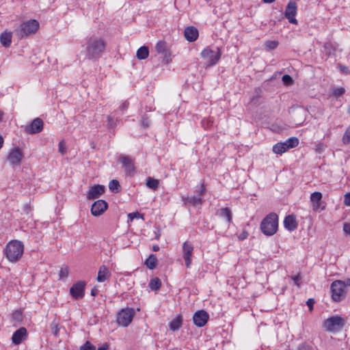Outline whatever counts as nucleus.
Returning a JSON list of instances; mask_svg holds the SVG:
<instances>
[{"label":"nucleus","mask_w":350,"mask_h":350,"mask_svg":"<svg viewBox=\"0 0 350 350\" xmlns=\"http://www.w3.org/2000/svg\"><path fill=\"white\" fill-rule=\"evenodd\" d=\"M105 49V42L102 38L92 36L85 43V56L90 59H98Z\"/></svg>","instance_id":"1"},{"label":"nucleus","mask_w":350,"mask_h":350,"mask_svg":"<svg viewBox=\"0 0 350 350\" xmlns=\"http://www.w3.org/2000/svg\"><path fill=\"white\" fill-rule=\"evenodd\" d=\"M24 252V245L18 240H12L8 243L3 250L6 258L11 262L18 261Z\"/></svg>","instance_id":"2"},{"label":"nucleus","mask_w":350,"mask_h":350,"mask_svg":"<svg viewBox=\"0 0 350 350\" xmlns=\"http://www.w3.org/2000/svg\"><path fill=\"white\" fill-rule=\"evenodd\" d=\"M348 287H350V278L334 281L330 287L332 300L335 302L342 301L346 297Z\"/></svg>","instance_id":"3"},{"label":"nucleus","mask_w":350,"mask_h":350,"mask_svg":"<svg viewBox=\"0 0 350 350\" xmlns=\"http://www.w3.org/2000/svg\"><path fill=\"white\" fill-rule=\"evenodd\" d=\"M278 216L275 213L268 214L261 221L260 229L267 236L273 235L278 230Z\"/></svg>","instance_id":"4"},{"label":"nucleus","mask_w":350,"mask_h":350,"mask_svg":"<svg viewBox=\"0 0 350 350\" xmlns=\"http://www.w3.org/2000/svg\"><path fill=\"white\" fill-rule=\"evenodd\" d=\"M345 320L340 316H332L323 323V326L327 332H338L345 325Z\"/></svg>","instance_id":"5"},{"label":"nucleus","mask_w":350,"mask_h":350,"mask_svg":"<svg viewBox=\"0 0 350 350\" xmlns=\"http://www.w3.org/2000/svg\"><path fill=\"white\" fill-rule=\"evenodd\" d=\"M39 28V23L36 20H30L23 23L15 29V33L18 38H23L34 33Z\"/></svg>","instance_id":"6"},{"label":"nucleus","mask_w":350,"mask_h":350,"mask_svg":"<svg viewBox=\"0 0 350 350\" xmlns=\"http://www.w3.org/2000/svg\"><path fill=\"white\" fill-rule=\"evenodd\" d=\"M221 55V50L216 47V50H213L210 47L205 48L201 53V56L206 61L207 66H212L216 64Z\"/></svg>","instance_id":"7"},{"label":"nucleus","mask_w":350,"mask_h":350,"mask_svg":"<svg viewBox=\"0 0 350 350\" xmlns=\"http://www.w3.org/2000/svg\"><path fill=\"white\" fill-rule=\"evenodd\" d=\"M134 315L133 308L122 309L117 314V323L122 327H127L131 323Z\"/></svg>","instance_id":"8"},{"label":"nucleus","mask_w":350,"mask_h":350,"mask_svg":"<svg viewBox=\"0 0 350 350\" xmlns=\"http://www.w3.org/2000/svg\"><path fill=\"white\" fill-rule=\"evenodd\" d=\"M23 158V153L18 147L12 148L8 156V159L12 167L20 166Z\"/></svg>","instance_id":"9"},{"label":"nucleus","mask_w":350,"mask_h":350,"mask_svg":"<svg viewBox=\"0 0 350 350\" xmlns=\"http://www.w3.org/2000/svg\"><path fill=\"white\" fill-rule=\"evenodd\" d=\"M86 283L84 281H78L75 283L70 289V293L75 299H79L84 297Z\"/></svg>","instance_id":"10"},{"label":"nucleus","mask_w":350,"mask_h":350,"mask_svg":"<svg viewBox=\"0 0 350 350\" xmlns=\"http://www.w3.org/2000/svg\"><path fill=\"white\" fill-rule=\"evenodd\" d=\"M297 10V4L295 1H290L287 4L284 12V16L288 20L290 23L297 24V20L295 18Z\"/></svg>","instance_id":"11"},{"label":"nucleus","mask_w":350,"mask_h":350,"mask_svg":"<svg viewBox=\"0 0 350 350\" xmlns=\"http://www.w3.org/2000/svg\"><path fill=\"white\" fill-rule=\"evenodd\" d=\"M43 121L41 118H37L34 119L29 125H27L25 131L30 135L40 133L43 129Z\"/></svg>","instance_id":"12"},{"label":"nucleus","mask_w":350,"mask_h":350,"mask_svg":"<svg viewBox=\"0 0 350 350\" xmlns=\"http://www.w3.org/2000/svg\"><path fill=\"white\" fill-rule=\"evenodd\" d=\"M193 251V247L192 244L185 241L183 245V257L187 268H189L191 265Z\"/></svg>","instance_id":"13"},{"label":"nucleus","mask_w":350,"mask_h":350,"mask_svg":"<svg viewBox=\"0 0 350 350\" xmlns=\"http://www.w3.org/2000/svg\"><path fill=\"white\" fill-rule=\"evenodd\" d=\"M208 319V314L204 310L196 312L193 317L194 324L199 327H203L207 323Z\"/></svg>","instance_id":"14"},{"label":"nucleus","mask_w":350,"mask_h":350,"mask_svg":"<svg viewBox=\"0 0 350 350\" xmlns=\"http://www.w3.org/2000/svg\"><path fill=\"white\" fill-rule=\"evenodd\" d=\"M108 204L103 200H98L93 203L91 207V213L94 216L101 215L107 208Z\"/></svg>","instance_id":"15"},{"label":"nucleus","mask_w":350,"mask_h":350,"mask_svg":"<svg viewBox=\"0 0 350 350\" xmlns=\"http://www.w3.org/2000/svg\"><path fill=\"white\" fill-rule=\"evenodd\" d=\"M105 188L103 185H96L90 188L87 198L89 200H94L99 198L105 192Z\"/></svg>","instance_id":"16"},{"label":"nucleus","mask_w":350,"mask_h":350,"mask_svg":"<svg viewBox=\"0 0 350 350\" xmlns=\"http://www.w3.org/2000/svg\"><path fill=\"white\" fill-rule=\"evenodd\" d=\"M27 336V329L25 327H21L14 332L12 336V342L14 345H19L25 338Z\"/></svg>","instance_id":"17"},{"label":"nucleus","mask_w":350,"mask_h":350,"mask_svg":"<svg viewBox=\"0 0 350 350\" xmlns=\"http://www.w3.org/2000/svg\"><path fill=\"white\" fill-rule=\"evenodd\" d=\"M184 34L187 41L193 42L198 37V30L193 26L187 27L185 29Z\"/></svg>","instance_id":"18"},{"label":"nucleus","mask_w":350,"mask_h":350,"mask_svg":"<svg viewBox=\"0 0 350 350\" xmlns=\"http://www.w3.org/2000/svg\"><path fill=\"white\" fill-rule=\"evenodd\" d=\"M284 226L289 231L295 230L297 227V223L295 215H288L286 216L284 220Z\"/></svg>","instance_id":"19"},{"label":"nucleus","mask_w":350,"mask_h":350,"mask_svg":"<svg viewBox=\"0 0 350 350\" xmlns=\"http://www.w3.org/2000/svg\"><path fill=\"white\" fill-rule=\"evenodd\" d=\"M118 160L123 164V166L127 172L130 173L134 170L133 161L129 157L121 155Z\"/></svg>","instance_id":"20"},{"label":"nucleus","mask_w":350,"mask_h":350,"mask_svg":"<svg viewBox=\"0 0 350 350\" xmlns=\"http://www.w3.org/2000/svg\"><path fill=\"white\" fill-rule=\"evenodd\" d=\"M109 276L110 273L108 268L105 265L100 266L98 272L97 281L103 282L109 278Z\"/></svg>","instance_id":"21"},{"label":"nucleus","mask_w":350,"mask_h":350,"mask_svg":"<svg viewBox=\"0 0 350 350\" xmlns=\"http://www.w3.org/2000/svg\"><path fill=\"white\" fill-rule=\"evenodd\" d=\"M12 35L11 31H5L1 33L0 36V42L1 44L5 47H9L12 42Z\"/></svg>","instance_id":"22"},{"label":"nucleus","mask_w":350,"mask_h":350,"mask_svg":"<svg viewBox=\"0 0 350 350\" xmlns=\"http://www.w3.org/2000/svg\"><path fill=\"white\" fill-rule=\"evenodd\" d=\"M219 217L225 218L228 224L232 222V213L229 208H222L218 210Z\"/></svg>","instance_id":"23"},{"label":"nucleus","mask_w":350,"mask_h":350,"mask_svg":"<svg viewBox=\"0 0 350 350\" xmlns=\"http://www.w3.org/2000/svg\"><path fill=\"white\" fill-rule=\"evenodd\" d=\"M182 325L183 317L178 316L170 323V329L172 331H176L181 327Z\"/></svg>","instance_id":"24"},{"label":"nucleus","mask_w":350,"mask_h":350,"mask_svg":"<svg viewBox=\"0 0 350 350\" xmlns=\"http://www.w3.org/2000/svg\"><path fill=\"white\" fill-rule=\"evenodd\" d=\"M157 258L154 254H150L146 260L144 264L150 269H154L157 266Z\"/></svg>","instance_id":"25"},{"label":"nucleus","mask_w":350,"mask_h":350,"mask_svg":"<svg viewBox=\"0 0 350 350\" xmlns=\"http://www.w3.org/2000/svg\"><path fill=\"white\" fill-rule=\"evenodd\" d=\"M149 51L147 46H141L137 51L136 53V56L139 59H145L148 57Z\"/></svg>","instance_id":"26"},{"label":"nucleus","mask_w":350,"mask_h":350,"mask_svg":"<svg viewBox=\"0 0 350 350\" xmlns=\"http://www.w3.org/2000/svg\"><path fill=\"white\" fill-rule=\"evenodd\" d=\"M287 150L284 142L277 143L273 146V151L275 154H282Z\"/></svg>","instance_id":"27"},{"label":"nucleus","mask_w":350,"mask_h":350,"mask_svg":"<svg viewBox=\"0 0 350 350\" xmlns=\"http://www.w3.org/2000/svg\"><path fill=\"white\" fill-rule=\"evenodd\" d=\"M161 286V282L158 278H153L150 280L149 283V287L151 290L157 291Z\"/></svg>","instance_id":"28"},{"label":"nucleus","mask_w":350,"mask_h":350,"mask_svg":"<svg viewBox=\"0 0 350 350\" xmlns=\"http://www.w3.org/2000/svg\"><path fill=\"white\" fill-rule=\"evenodd\" d=\"M287 150L298 146L299 140L297 137H291L284 142Z\"/></svg>","instance_id":"29"},{"label":"nucleus","mask_w":350,"mask_h":350,"mask_svg":"<svg viewBox=\"0 0 350 350\" xmlns=\"http://www.w3.org/2000/svg\"><path fill=\"white\" fill-rule=\"evenodd\" d=\"M159 182L157 179L152 178L151 177H148L146 179V186L152 189H157L159 187Z\"/></svg>","instance_id":"30"},{"label":"nucleus","mask_w":350,"mask_h":350,"mask_svg":"<svg viewBox=\"0 0 350 350\" xmlns=\"http://www.w3.org/2000/svg\"><path fill=\"white\" fill-rule=\"evenodd\" d=\"M186 201L193 206L201 205L203 202V200L199 196L187 197Z\"/></svg>","instance_id":"31"},{"label":"nucleus","mask_w":350,"mask_h":350,"mask_svg":"<svg viewBox=\"0 0 350 350\" xmlns=\"http://www.w3.org/2000/svg\"><path fill=\"white\" fill-rule=\"evenodd\" d=\"M120 185L117 180H112L109 183V189L113 193H118L120 191Z\"/></svg>","instance_id":"32"},{"label":"nucleus","mask_w":350,"mask_h":350,"mask_svg":"<svg viewBox=\"0 0 350 350\" xmlns=\"http://www.w3.org/2000/svg\"><path fill=\"white\" fill-rule=\"evenodd\" d=\"M155 49L159 53L165 52L167 51L166 42L165 41H159L155 46Z\"/></svg>","instance_id":"33"},{"label":"nucleus","mask_w":350,"mask_h":350,"mask_svg":"<svg viewBox=\"0 0 350 350\" xmlns=\"http://www.w3.org/2000/svg\"><path fill=\"white\" fill-rule=\"evenodd\" d=\"M342 142L345 145L350 144V125L345 130L342 138Z\"/></svg>","instance_id":"34"},{"label":"nucleus","mask_w":350,"mask_h":350,"mask_svg":"<svg viewBox=\"0 0 350 350\" xmlns=\"http://www.w3.org/2000/svg\"><path fill=\"white\" fill-rule=\"evenodd\" d=\"M321 199L322 193L319 191H315L310 196V200L312 203L320 202Z\"/></svg>","instance_id":"35"},{"label":"nucleus","mask_w":350,"mask_h":350,"mask_svg":"<svg viewBox=\"0 0 350 350\" xmlns=\"http://www.w3.org/2000/svg\"><path fill=\"white\" fill-rule=\"evenodd\" d=\"M278 46V42L275 40H269L265 42V46L269 50H273Z\"/></svg>","instance_id":"36"},{"label":"nucleus","mask_w":350,"mask_h":350,"mask_svg":"<svg viewBox=\"0 0 350 350\" xmlns=\"http://www.w3.org/2000/svg\"><path fill=\"white\" fill-rule=\"evenodd\" d=\"M345 92V90L344 88H333V90H332V94L338 98L340 96H342V94H344Z\"/></svg>","instance_id":"37"},{"label":"nucleus","mask_w":350,"mask_h":350,"mask_svg":"<svg viewBox=\"0 0 350 350\" xmlns=\"http://www.w3.org/2000/svg\"><path fill=\"white\" fill-rule=\"evenodd\" d=\"M282 80L284 85H290L293 83V78L288 75H284L282 76Z\"/></svg>","instance_id":"38"},{"label":"nucleus","mask_w":350,"mask_h":350,"mask_svg":"<svg viewBox=\"0 0 350 350\" xmlns=\"http://www.w3.org/2000/svg\"><path fill=\"white\" fill-rule=\"evenodd\" d=\"M323 48L325 51L326 54L327 55H330L334 51L332 44L329 42L325 43L323 45Z\"/></svg>","instance_id":"39"},{"label":"nucleus","mask_w":350,"mask_h":350,"mask_svg":"<svg viewBox=\"0 0 350 350\" xmlns=\"http://www.w3.org/2000/svg\"><path fill=\"white\" fill-rule=\"evenodd\" d=\"M58 151L62 154H64L66 152V146L64 141H61L58 144Z\"/></svg>","instance_id":"40"},{"label":"nucleus","mask_w":350,"mask_h":350,"mask_svg":"<svg viewBox=\"0 0 350 350\" xmlns=\"http://www.w3.org/2000/svg\"><path fill=\"white\" fill-rule=\"evenodd\" d=\"M81 350H95V347L92 345L89 341H86L84 345H83L81 348Z\"/></svg>","instance_id":"41"},{"label":"nucleus","mask_w":350,"mask_h":350,"mask_svg":"<svg viewBox=\"0 0 350 350\" xmlns=\"http://www.w3.org/2000/svg\"><path fill=\"white\" fill-rule=\"evenodd\" d=\"M128 217L131 221L133 220L135 218H137V219L142 218L143 219V215L140 214L139 212L131 213L128 215Z\"/></svg>","instance_id":"42"},{"label":"nucleus","mask_w":350,"mask_h":350,"mask_svg":"<svg viewBox=\"0 0 350 350\" xmlns=\"http://www.w3.org/2000/svg\"><path fill=\"white\" fill-rule=\"evenodd\" d=\"M162 54H164L163 62L165 64L170 63L171 62V54L170 51L167 50Z\"/></svg>","instance_id":"43"},{"label":"nucleus","mask_w":350,"mask_h":350,"mask_svg":"<svg viewBox=\"0 0 350 350\" xmlns=\"http://www.w3.org/2000/svg\"><path fill=\"white\" fill-rule=\"evenodd\" d=\"M107 126L110 128H113L116 126V120H115L111 116H107Z\"/></svg>","instance_id":"44"},{"label":"nucleus","mask_w":350,"mask_h":350,"mask_svg":"<svg viewBox=\"0 0 350 350\" xmlns=\"http://www.w3.org/2000/svg\"><path fill=\"white\" fill-rule=\"evenodd\" d=\"M51 328L53 334L55 336L57 335L59 332L58 324L55 322H53L51 325Z\"/></svg>","instance_id":"45"},{"label":"nucleus","mask_w":350,"mask_h":350,"mask_svg":"<svg viewBox=\"0 0 350 350\" xmlns=\"http://www.w3.org/2000/svg\"><path fill=\"white\" fill-rule=\"evenodd\" d=\"M68 275V270L67 268H62L59 271V277L66 278Z\"/></svg>","instance_id":"46"},{"label":"nucleus","mask_w":350,"mask_h":350,"mask_svg":"<svg viewBox=\"0 0 350 350\" xmlns=\"http://www.w3.org/2000/svg\"><path fill=\"white\" fill-rule=\"evenodd\" d=\"M291 278L293 280L295 284L297 285L298 287H299L300 286L299 280H301L300 274H297L295 276H292Z\"/></svg>","instance_id":"47"},{"label":"nucleus","mask_w":350,"mask_h":350,"mask_svg":"<svg viewBox=\"0 0 350 350\" xmlns=\"http://www.w3.org/2000/svg\"><path fill=\"white\" fill-rule=\"evenodd\" d=\"M314 299H308L306 301V304L309 308L310 311H312L313 310V306L314 304Z\"/></svg>","instance_id":"48"},{"label":"nucleus","mask_w":350,"mask_h":350,"mask_svg":"<svg viewBox=\"0 0 350 350\" xmlns=\"http://www.w3.org/2000/svg\"><path fill=\"white\" fill-rule=\"evenodd\" d=\"M150 124V121L147 117H143L142 120V125L144 128H147Z\"/></svg>","instance_id":"49"},{"label":"nucleus","mask_w":350,"mask_h":350,"mask_svg":"<svg viewBox=\"0 0 350 350\" xmlns=\"http://www.w3.org/2000/svg\"><path fill=\"white\" fill-rule=\"evenodd\" d=\"M344 204L347 206H350V192L345 195Z\"/></svg>","instance_id":"50"},{"label":"nucleus","mask_w":350,"mask_h":350,"mask_svg":"<svg viewBox=\"0 0 350 350\" xmlns=\"http://www.w3.org/2000/svg\"><path fill=\"white\" fill-rule=\"evenodd\" d=\"M343 230L347 234L350 235V224L345 223L343 224Z\"/></svg>","instance_id":"51"},{"label":"nucleus","mask_w":350,"mask_h":350,"mask_svg":"<svg viewBox=\"0 0 350 350\" xmlns=\"http://www.w3.org/2000/svg\"><path fill=\"white\" fill-rule=\"evenodd\" d=\"M247 237H248V233H247V232H246V231H243V232H242L239 235V240H244V239H245Z\"/></svg>","instance_id":"52"},{"label":"nucleus","mask_w":350,"mask_h":350,"mask_svg":"<svg viewBox=\"0 0 350 350\" xmlns=\"http://www.w3.org/2000/svg\"><path fill=\"white\" fill-rule=\"evenodd\" d=\"M23 211L26 214H29L31 212V206L29 204H25L23 206Z\"/></svg>","instance_id":"53"},{"label":"nucleus","mask_w":350,"mask_h":350,"mask_svg":"<svg viewBox=\"0 0 350 350\" xmlns=\"http://www.w3.org/2000/svg\"><path fill=\"white\" fill-rule=\"evenodd\" d=\"M206 191V187L204 183H202L200 186V189L198 191L200 195L202 196L204 194Z\"/></svg>","instance_id":"54"},{"label":"nucleus","mask_w":350,"mask_h":350,"mask_svg":"<svg viewBox=\"0 0 350 350\" xmlns=\"http://www.w3.org/2000/svg\"><path fill=\"white\" fill-rule=\"evenodd\" d=\"M109 347L107 344H105L102 347H98L96 350H107Z\"/></svg>","instance_id":"55"},{"label":"nucleus","mask_w":350,"mask_h":350,"mask_svg":"<svg viewBox=\"0 0 350 350\" xmlns=\"http://www.w3.org/2000/svg\"><path fill=\"white\" fill-rule=\"evenodd\" d=\"M97 293H98V289L94 287V288L92 289L91 295L92 296H96L97 295Z\"/></svg>","instance_id":"56"},{"label":"nucleus","mask_w":350,"mask_h":350,"mask_svg":"<svg viewBox=\"0 0 350 350\" xmlns=\"http://www.w3.org/2000/svg\"><path fill=\"white\" fill-rule=\"evenodd\" d=\"M312 204L314 210H317L320 206V202L312 203Z\"/></svg>","instance_id":"57"},{"label":"nucleus","mask_w":350,"mask_h":350,"mask_svg":"<svg viewBox=\"0 0 350 350\" xmlns=\"http://www.w3.org/2000/svg\"><path fill=\"white\" fill-rule=\"evenodd\" d=\"M128 107V103L126 102H124L120 107V109L121 110H123L124 109H126Z\"/></svg>","instance_id":"58"},{"label":"nucleus","mask_w":350,"mask_h":350,"mask_svg":"<svg viewBox=\"0 0 350 350\" xmlns=\"http://www.w3.org/2000/svg\"><path fill=\"white\" fill-rule=\"evenodd\" d=\"M152 250H153L154 252H157V251H159V245H154L152 246Z\"/></svg>","instance_id":"59"},{"label":"nucleus","mask_w":350,"mask_h":350,"mask_svg":"<svg viewBox=\"0 0 350 350\" xmlns=\"http://www.w3.org/2000/svg\"><path fill=\"white\" fill-rule=\"evenodd\" d=\"M3 139L1 136H0V149L3 146Z\"/></svg>","instance_id":"60"},{"label":"nucleus","mask_w":350,"mask_h":350,"mask_svg":"<svg viewBox=\"0 0 350 350\" xmlns=\"http://www.w3.org/2000/svg\"><path fill=\"white\" fill-rule=\"evenodd\" d=\"M262 1L267 3H271L274 2L275 0H262Z\"/></svg>","instance_id":"61"},{"label":"nucleus","mask_w":350,"mask_h":350,"mask_svg":"<svg viewBox=\"0 0 350 350\" xmlns=\"http://www.w3.org/2000/svg\"><path fill=\"white\" fill-rule=\"evenodd\" d=\"M2 116H3V113L0 111V120L1 119Z\"/></svg>","instance_id":"62"}]
</instances>
